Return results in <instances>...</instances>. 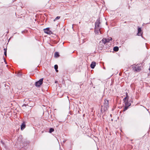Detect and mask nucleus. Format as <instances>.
Masks as SVG:
<instances>
[{"label": "nucleus", "mask_w": 150, "mask_h": 150, "mask_svg": "<svg viewBox=\"0 0 150 150\" xmlns=\"http://www.w3.org/2000/svg\"><path fill=\"white\" fill-rule=\"evenodd\" d=\"M108 107V101L107 100H104L103 105L102 106V108L101 109L100 111L102 112L103 111H106Z\"/></svg>", "instance_id": "nucleus-1"}, {"label": "nucleus", "mask_w": 150, "mask_h": 150, "mask_svg": "<svg viewBox=\"0 0 150 150\" xmlns=\"http://www.w3.org/2000/svg\"><path fill=\"white\" fill-rule=\"evenodd\" d=\"M133 70L135 71L139 72L141 70V67L137 65L134 64L132 66Z\"/></svg>", "instance_id": "nucleus-2"}, {"label": "nucleus", "mask_w": 150, "mask_h": 150, "mask_svg": "<svg viewBox=\"0 0 150 150\" xmlns=\"http://www.w3.org/2000/svg\"><path fill=\"white\" fill-rule=\"evenodd\" d=\"M112 40V38L110 37L106 39L105 38H103L101 40L102 42L104 44H106L109 41Z\"/></svg>", "instance_id": "nucleus-3"}, {"label": "nucleus", "mask_w": 150, "mask_h": 150, "mask_svg": "<svg viewBox=\"0 0 150 150\" xmlns=\"http://www.w3.org/2000/svg\"><path fill=\"white\" fill-rule=\"evenodd\" d=\"M43 78L41 79L39 81L35 83V85L36 86L39 87L43 83Z\"/></svg>", "instance_id": "nucleus-4"}, {"label": "nucleus", "mask_w": 150, "mask_h": 150, "mask_svg": "<svg viewBox=\"0 0 150 150\" xmlns=\"http://www.w3.org/2000/svg\"><path fill=\"white\" fill-rule=\"evenodd\" d=\"M100 19H98L95 23V28H100Z\"/></svg>", "instance_id": "nucleus-5"}, {"label": "nucleus", "mask_w": 150, "mask_h": 150, "mask_svg": "<svg viewBox=\"0 0 150 150\" xmlns=\"http://www.w3.org/2000/svg\"><path fill=\"white\" fill-rule=\"evenodd\" d=\"M44 31L45 33L48 34H51L52 33V32L50 30L49 28L44 29Z\"/></svg>", "instance_id": "nucleus-6"}, {"label": "nucleus", "mask_w": 150, "mask_h": 150, "mask_svg": "<svg viewBox=\"0 0 150 150\" xmlns=\"http://www.w3.org/2000/svg\"><path fill=\"white\" fill-rule=\"evenodd\" d=\"M142 30L141 28L138 27V33L137 35L138 36H142V33L141 32Z\"/></svg>", "instance_id": "nucleus-7"}, {"label": "nucleus", "mask_w": 150, "mask_h": 150, "mask_svg": "<svg viewBox=\"0 0 150 150\" xmlns=\"http://www.w3.org/2000/svg\"><path fill=\"white\" fill-rule=\"evenodd\" d=\"M125 106H129L131 105V103H130L129 101L128 100H126V101H125Z\"/></svg>", "instance_id": "nucleus-8"}, {"label": "nucleus", "mask_w": 150, "mask_h": 150, "mask_svg": "<svg viewBox=\"0 0 150 150\" xmlns=\"http://www.w3.org/2000/svg\"><path fill=\"white\" fill-rule=\"evenodd\" d=\"M26 125L25 124L24 122L22 123L21 125V129L22 130H23V129L25 127Z\"/></svg>", "instance_id": "nucleus-9"}, {"label": "nucleus", "mask_w": 150, "mask_h": 150, "mask_svg": "<svg viewBox=\"0 0 150 150\" xmlns=\"http://www.w3.org/2000/svg\"><path fill=\"white\" fill-rule=\"evenodd\" d=\"M100 28H95V32L96 33H98L100 32L101 33L100 31Z\"/></svg>", "instance_id": "nucleus-10"}, {"label": "nucleus", "mask_w": 150, "mask_h": 150, "mask_svg": "<svg viewBox=\"0 0 150 150\" xmlns=\"http://www.w3.org/2000/svg\"><path fill=\"white\" fill-rule=\"evenodd\" d=\"M96 63L95 62H93L91 64V67L92 69H94L96 66Z\"/></svg>", "instance_id": "nucleus-11"}, {"label": "nucleus", "mask_w": 150, "mask_h": 150, "mask_svg": "<svg viewBox=\"0 0 150 150\" xmlns=\"http://www.w3.org/2000/svg\"><path fill=\"white\" fill-rule=\"evenodd\" d=\"M119 50V48L117 47H114L113 50L115 52Z\"/></svg>", "instance_id": "nucleus-12"}, {"label": "nucleus", "mask_w": 150, "mask_h": 150, "mask_svg": "<svg viewBox=\"0 0 150 150\" xmlns=\"http://www.w3.org/2000/svg\"><path fill=\"white\" fill-rule=\"evenodd\" d=\"M59 56V54L58 52H56L54 54V57H58Z\"/></svg>", "instance_id": "nucleus-13"}, {"label": "nucleus", "mask_w": 150, "mask_h": 150, "mask_svg": "<svg viewBox=\"0 0 150 150\" xmlns=\"http://www.w3.org/2000/svg\"><path fill=\"white\" fill-rule=\"evenodd\" d=\"M54 131V129L53 128H51L50 129L49 132L50 133H51L52 132H53Z\"/></svg>", "instance_id": "nucleus-14"}, {"label": "nucleus", "mask_w": 150, "mask_h": 150, "mask_svg": "<svg viewBox=\"0 0 150 150\" xmlns=\"http://www.w3.org/2000/svg\"><path fill=\"white\" fill-rule=\"evenodd\" d=\"M4 54L6 56L7 54H6V52H7V49L4 48Z\"/></svg>", "instance_id": "nucleus-15"}, {"label": "nucleus", "mask_w": 150, "mask_h": 150, "mask_svg": "<svg viewBox=\"0 0 150 150\" xmlns=\"http://www.w3.org/2000/svg\"><path fill=\"white\" fill-rule=\"evenodd\" d=\"M129 107V106H125L124 108L123 111H125L126 110H127V109Z\"/></svg>", "instance_id": "nucleus-16"}, {"label": "nucleus", "mask_w": 150, "mask_h": 150, "mask_svg": "<svg viewBox=\"0 0 150 150\" xmlns=\"http://www.w3.org/2000/svg\"><path fill=\"white\" fill-rule=\"evenodd\" d=\"M60 18V17L59 16H58L57 17L55 18L54 20V21H55L58 19H59Z\"/></svg>", "instance_id": "nucleus-17"}, {"label": "nucleus", "mask_w": 150, "mask_h": 150, "mask_svg": "<svg viewBox=\"0 0 150 150\" xmlns=\"http://www.w3.org/2000/svg\"><path fill=\"white\" fill-rule=\"evenodd\" d=\"M54 69L55 70L57 69H58V67L57 65H55L54 66Z\"/></svg>", "instance_id": "nucleus-18"}, {"label": "nucleus", "mask_w": 150, "mask_h": 150, "mask_svg": "<svg viewBox=\"0 0 150 150\" xmlns=\"http://www.w3.org/2000/svg\"><path fill=\"white\" fill-rule=\"evenodd\" d=\"M125 97L126 98H127L129 99V96H128V93H126V97Z\"/></svg>", "instance_id": "nucleus-19"}, {"label": "nucleus", "mask_w": 150, "mask_h": 150, "mask_svg": "<svg viewBox=\"0 0 150 150\" xmlns=\"http://www.w3.org/2000/svg\"><path fill=\"white\" fill-rule=\"evenodd\" d=\"M129 100V99L128 98H126V97H125L124 99H123V100L124 101V102H125V101H126V100Z\"/></svg>", "instance_id": "nucleus-20"}, {"label": "nucleus", "mask_w": 150, "mask_h": 150, "mask_svg": "<svg viewBox=\"0 0 150 150\" xmlns=\"http://www.w3.org/2000/svg\"><path fill=\"white\" fill-rule=\"evenodd\" d=\"M56 70V71L57 72H58V70H57H57Z\"/></svg>", "instance_id": "nucleus-21"}, {"label": "nucleus", "mask_w": 150, "mask_h": 150, "mask_svg": "<svg viewBox=\"0 0 150 150\" xmlns=\"http://www.w3.org/2000/svg\"><path fill=\"white\" fill-rule=\"evenodd\" d=\"M18 76H21V74H18Z\"/></svg>", "instance_id": "nucleus-22"}, {"label": "nucleus", "mask_w": 150, "mask_h": 150, "mask_svg": "<svg viewBox=\"0 0 150 150\" xmlns=\"http://www.w3.org/2000/svg\"><path fill=\"white\" fill-rule=\"evenodd\" d=\"M73 25H74V24H73L72 25V28H73Z\"/></svg>", "instance_id": "nucleus-23"}, {"label": "nucleus", "mask_w": 150, "mask_h": 150, "mask_svg": "<svg viewBox=\"0 0 150 150\" xmlns=\"http://www.w3.org/2000/svg\"><path fill=\"white\" fill-rule=\"evenodd\" d=\"M63 142H65V141H64Z\"/></svg>", "instance_id": "nucleus-24"}, {"label": "nucleus", "mask_w": 150, "mask_h": 150, "mask_svg": "<svg viewBox=\"0 0 150 150\" xmlns=\"http://www.w3.org/2000/svg\"><path fill=\"white\" fill-rule=\"evenodd\" d=\"M4 59H5V58L4 57Z\"/></svg>", "instance_id": "nucleus-25"}]
</instances>
